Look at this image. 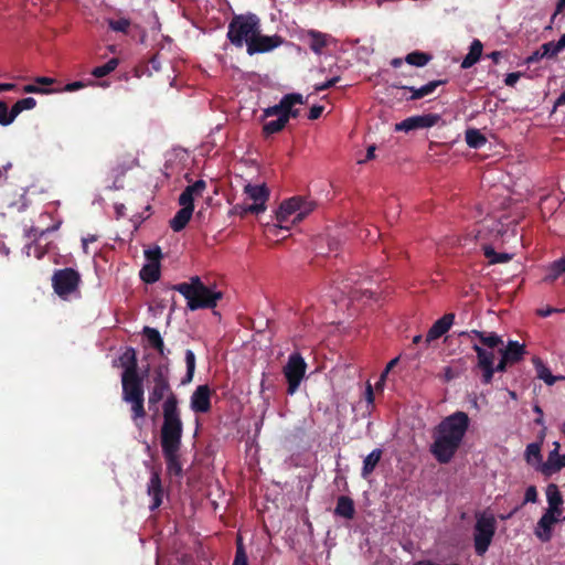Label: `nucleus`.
<instances>
[{
	"instance_id": "nucleus-22",
	"label": "nucleus",
	"mask_w": 565,
	"mask_h": 565,
	"mask_svg": "<svg viewBox=\"0 0 565 565\" xmlns=\"http://www.w3.org/2000/svg\"><path fill=\"white\" fill-rule=\"evenodd\" d=\"M546 499L548 503V508L546 512H551L555 515L562 518L563 510L561 505L563 504V497L558 490V487L555 483H550L546 488Z\"/></svg>"
},
{
	"instance_id": "nucleus-40",
	"label": "nucleus",
	"mask_w": 565,
	"mask_h": 565,
	"mask_svg": "<svg viewBox=\"0 0 565 565\" xmlns=\"http://www.w3.org/2000/svg\"><path fill=\"white\" fill-rule=\"evenodd\" d=\"M430 60V54L420 51L408 53L405 57L406 63L417 67L425 66Z\"/></svg>"
},
{
	"instance_id": "nucleus-5",
	"label": "nucleus",
	"mask_w": 565,
	"mask_h": 565,
	"mask_svg": "<svg viewBox=\"0 0 565 565\" xmlns=\"http://www.w3.org/2000/svg\"><path fill=\"white\" fill-rule=\"evenodd\" d=\"M365 280L366 277H362L358 270L350 271L345 277L337 274L335 277L330 279V296L333 298L334 302L344 297L352 300H358L363 296L371 297V291L363 288Z\"/></svg>"
},
{
	"instance_id": "nucleus-45",
	"label": "nucleus",
	"mask_w": 565,
	"mask_h": 565,
	"mask_svg": "<svg viewBox=\"0 0 565 565\" xmlns=\"http://www.w3.org/2000/svg\"><path fill=\"white\" fill-rule=\"evenodd\" d=\"M540 50L542 51V54L546 58H553V57H556L563 49L559 44V41H557V42L551 41V42H546V43L542 44L540 46Z\"/></svg>"
},
{
	"instance_id": "nucleus-37",
	"label": "nucleus",
	"mask_w": 565,
	"mask_h": 565,
	"mask_svg": "<svg viewBox=\"0 0 565 565\" xmlns=\"http://www.w3.org/2000/svg\"><path fill=\"white\" fill-rule=\"evenodd\" d=\"M142 334L146 337L149 344L156 349L159 353H162L163 340L160 335V332L151 327H145L142 330Z\"/></svg>"
},
{
	"instance_id": "nucleus-8",
	"label": "nucleus",
	"mask_w": 565,
	"mask_h": 565,
	"mask_svg": "<svg viewBox=\"0 0 565 565\" xmlns=\"http://www.w3.org/2000/svg\"><path fill=\"white\" fill-rule=\"evenodd\" d=\"M472 350L477 354V369L481 371V383L488 385L492 382L494 373H503L509 366L513 365L509 360H505L503 354L497 364H494L495 355L493 351H488L479 344H473Z\"/></svg>"
},
{
	"instance_id": "nucleus-57",
	"label": "nucleus",
	"mask_w": 565,
	"mask_h": 565,
	"mask_svg": "<svg viewBox=\"0 0 565 565\" xmlns=\"http://www.w3.org/2000/svg\"><path fill=\"white\" fill-rule=\"evenodd\" d=\"M545 56L542 54V51L539 49L536 50L535 52H533L527 58H526V63L527 64H534V63H537L539 61H541L542 58H544Z\"/></svg>"
},
{
	"instance_id": "nucleus-56",
	"label": "nucleus",
	"mask_w": 565,
	"mask_h": 565,
	"mask_svg": "<svg viewBox=\"0 0 565 565\" xmlns=\"http://www.w3.org/2000/svg\"><path fill=\"white\" fill-rule=\"evenodd\" d=\"M520 77H521V73H519V72L509 73L504 78V84L507 86L512 87L516 84V82L519 81Z\"/></svg>"
},
{
	"instance_id": "nucleus-60",
	"label": "nucleus",
	"mask_w": 565,
	"mask_h": 565,
	"mask_svg": "<svg viewBox=\"0 0 565 565\" xmlns=\"http://www.w3.org/2000/svg\"><path fill=\"white\" fill-rule=\"evenodd\" d=\"M365 399L369 404H373L374 402V393H373V387L370 383L366 384V388H365Z\"/></svg>"
},
{
	"instance_id": "nucleus-35",
	"label": "nucleus",
	"mask_w": 565,
	"mask_h": 565,
	"mask_svg": "<svg viewBox=\"0 0 565 565\" xmlns=\"http://www.w3.org/2000/svg\"><path fill=\"white\" fill-rule=\"evenodd\" d=\"M140 278L146 284H153L160 278V264H146L140 270Z\"/></svg>"
},
{
	"instance_id": "nucleus-33",
	"label": "nucleus",
	"mask_w": 565,
	"mask_h": 565,
	"mask_svg": "<svg viewBox=\"0 0 565 565\" xmlns=\"http://www.w3.org/2000/svg\"><path fill=\"white\" fill-rule=\"evenodd\" d=\"M483 255L489 260L490 265L504 264L512 259L513 255L509 253H498L490 245H483Z\"/></svg>"
},
{
	"instance_id": "nucleus-25",
	"label": "nucleus",
	"mask_w": 565,
	"mask_h": 565,
	"mask_svg": "<svg viewBox=\"0 0 565 565\" xmlns=\"http://www.w3.org/2000/svg\"><path fill=\"white\" fill-rule=\"evenodd\" d=\"M445 83H446V81L437 79V81H431L419 88L409 87V86H401V88L408 89L412 93V95L409 97H406L407 100H416V99H420L427 95L433 94L438 86H440Z\"/></svg>"
},
{
	"instance_id": "nucleus-1",
	"label": "nucleus",
	"mask_w": 565,
	"mask_h": 565,
	"mask_svg": "<svg viewBox=\"0 0 565 565\" xmlns=\"http://www.w3.org/2000/svg\"><path fill=\"white\" fill-rule=\"evenodd\" d=\"M470 424L469 416L457 411L445 417L433 430L429 451L439 463H448L460 448Z\"/></svg>"
},
{
	"instance_id": "nucleus-14",
	"label": "nucleus",
	"mask_w": 565,
	"mask_h": 565,
	"mask_svg": "<svg viewBox=\"0 0 565 565\" xmlns=\"http://www.w3.org/2000/svg\"><path fill=\"white\" fill-rule=\"evenodd\" d=\"M441 119L438 114H424L408 117L401 122L395 124V131H412L416 129L430 128Z\"/></svg>"
},
{
	"instance_id": "nucleus-18",
	"label": "nucleus",
	"mask_w": 565,
	"mask_h": 565,
	"mask_svg": "<svg viewBox=\"0 0 565 565\" xmlns=\"http://www.w3.org/2000/svg\"><path fill=\"white\" fill-rule=\"evenodd\" d=\"M147 494L152 498L149 507L150 511L157 510L162 504L163 488L161 482L160 472L152 470L150 480L147 484Z\"/></svg>"
},
{
	"instance_id": "nucleus-26",
	"label": "nucleus",
	"mask_w": 565,
	"mask_h": 565,
	"mask_svg": "<svg viewBox=\"0 0 565 565\" xmlns=\"http://www.w3.org/2000/svg\"><path fill=\"white\" fill-rule=\"evenodd\" d=\"M465 334H467V335L472 334V335L477 337L479 339V341L481 342V344L489 349H494L500 345H503L502 337H500L495 332H484V331L472 330L470 333H468V332L461 333V335H465Z\"/></svg>"
},
{
	"instance_id": "nucleus-32",
	"label": "nucleus",
	"mask_w": 565,
	"mask_h": 565,
	"mask_svg": "<svg viewBox=\"0 0 565 565\" xmlns=\"http://www.w3.org/2000/svg\"><path fill=\"white\" fill-rule=\"evenodd\" d=\"M193 211L188 207H181L175 215L170 220V227L174 232L182 231L192 217Z\"/></svg>"
},
{
	"instance_id": "nucleus-17",
	"label": "nucleus",
	"mask_w": 565,
	"mask_h": 565,
	"mask_svg": "<svg viewBox=\"0 0 565 565\" xmlns=\"http://www.w3.org/2000/svg\"><path fill=\"white\" fill-rule=\"evenodd\" d=\"M121 386L124 401L145 395L143 380L139 374L121 375Z\"/></svg>"
},
{
	"instance_id": "nucleus-12",
	"label": "nucleus",
	"mask_w": 565,
	"mask_h": 565,
	"mask_svg": "<svg viewBox=\"0 0 565 565\" xmlns=\"http://www.w3.org/2000/svg\"><path fill=\"white\" fill-rule=\"evenodd\" d=\"M297 104H305V99L301 94H286L278 104L264 109L262 119L265 120L268 117H273L274 115L281 113V115H286L288 122L290 118H297L300 115V110L294 108Z\"/></svg>"
},
{
	"instance_id": "nucleus-11",
	"label": "nucleus",
	"mask_w": 565,
	"mask_h": 565,
	"mask_svg": "<svg viewBox=\"0 0 565 565\" xmlns=\"http://www.w3.org/2000/svg\"><path fill=\"white\" fill-rule=\"evenodd\" d=\"M307 363L305 359L298 352L291 353L282 369V373L288 384L287 393L289 395H294L298 391L300 383L305 377Z\"/></svg>"
},
{
	"instance_id": "nucleus-7",
	"label": "nucleus",
	"mask_w": 565,
	"mask_h": 565,
	"mask_svg": "<svg viewBox=\"0 0 565 565\" xmlns=\"http://www.w3.org/2000/svg\"><path fill=\"white\" fill-rule=\"evenodd\" d=\"M260 29V21L256 14H239L235 15L228 23L227 39L235 47H243L248 41L257 35Z\"/></svg>"
},
{
	"instance_id": "nucleus-43",
	"label": "nucleus",
	"mask_w": 565,
	"mask_h": 565,
	"mask_svg": "<svg viewBox=\"0 0 565 565\" xmlns=\"http://www.w3.org/2000/svg\"><path fill=\"white\" fill-rule=\"evenodd\" d=\"M185 364H186V374L182 379V384H188L192 381L194 372H195V354L192 350L185 351Z\"/></svg>"
},
{
	"instance_id": "nucleus-27",
	"label": "nucleus",
	"mask_w": 565,
	"mask_h": 565,
	"mask_svg": "<svg viewBox=\"0 0 565 565\" xmlns=\"http://www.w3.org/2000/svg\"><path fill=\"white\" fill-rule=\"evenodd\" d=\"M334 514L347 520H352L355 514L354 502L350 497L340 495L337 500Z\"/></svg>"
},
{
	"instance_id": "nucleus-24",
	"label": "nucleus",
	"mask_w": 565,
	"mask_h": 565,
	"mask_svg": "<svg viewBox=\"0 0 565 565\" xmlns=\"http://www.w3.org/2000/svg\"><path fill=\"white\" fill-rule=\"evenodd\" d=\"M120 365L124 367L121 375L131 376L138 373V360L137 353L134 348H127L126 351L119 358Z\"/></svg>"
},
{
	"instance_id": "nucleus-51",
	"label": "nucleus",
	"mask_w": 565,
	"mask_h": 565,
	"mask_svg": "<svg viewBox=\"0 0 565 565\" xmlns=\"http://www.w3.org/2000/svg\"><path fill=\"white\" fill-rule=\"evenodd\" d=\"M537 501V490L535 486H530L525 490L523 504L535 503Z\"/></svg>"
},
{
	"instance_id": "nucleus-55",
	"label": "nucleus",
	"mask_w": 565,
	"mask_h": 565,
	"mask_svg": "<svg viewBox=\"0 0 565 565\" xmlns=\"http://www.w3.org/2000/svg\"><path fill=\"white\" fill-rule=\"evenodd\" d=\"M323 109H324V107H323V106H320V105H315V106H312V107L310 108V110H309L308 118H309L310 120H316V119H318V118L321 116V114L323 113Z\"/></svg>"
},
{
	"instance_id": "nucleus-61",
	"label": "nucleus",
	"mask_w": 565,
	"mask_h": 565,
	"mask_svg": "<svg viewBox=\"0 0 565 565\" xmlns=\"http://www.w3.org/2000/svg\"><path fill=\"white\" fill-rule=\"evenodd\" d=\"M375 149H376V147L374 145L370 146L366 150L365 159L360 160L359 163H363L365 161L374 159L375 158Z\"/></svg>"
},
{
	"instance_id": "nucleus-47",
	"label": "nucleus",
	"mask_w": 565,
	"mask_h": 565,
	"mask_svg": "<svg viewBox=\"0 0 565 565\" xmlns=\"http://www.w3.org/2000/svg\"><path fill=\"white\" fill-rule=\"evenodd\" d=\"M194 193L186 186L179 196V204L194 211Z\"/></svg>"
},
{
	"instance_id": "nucleus-38",
	"label": "nucleus",
	"mask_w": 565,
	"mask_h": 565,
	"mask_svg": "<svg viewBox=\"0 0 565 565\" xmlns=\"http://www.w3.org/2000/svg\"><path fill=\"white\" fill-rule=\"evenodd\" d=\"M533 363L536 367L537 377L543 380L547 385H553L557 377L553 376L550 369L539 359L534 358Z\"/></svg>"
},
{
	"instance_id": "nucleus-13",
	"label": "nucleus",
	"mask_w": 565,
	"mask_h": 565,
	"mask_svg": "<svg viewBox=\"0 0 565 565\" xmlns=\"http://www.w3.org/2000/svg\"><path fill=\"white\" fill-rule=\"evenodd\" d=\"M282 43L284 39L280 35H263L259 30L257 35L248 41L246 52L250 56L255 54L267 53L279 47Z\"/></svg>"
},
{
	"instance_id": "nucleus-64",
	"label": "nucleus",
	"mask_w": 565,
	"mask_h": 565,
	"mask_svg": "<svg viewBox=\"0 0 565 565\" xmlns=\"http://www.w3.org/2000/svg\"><path fill=\"white\" fill-rule=\"evenodd\" d=\"M327 243H328V247H329L330 252L338 250L339 245H340L338 239H335V238H327Z\"/></svg>"
},
{
	"instance_id": "nucleus-16",
	"label": "nucleus",
	"mask_w": 565,
	"mask_h": 565,
	"mask_svg": "<svg viewBox=\"0 0 565 565\" xmlns=\"http://www.w3.org/2000/svg\"><path fill=\"white\" fill-rule=\"evenodd\" d=\"M212 391L209 385H199L190 397V407L194 413L205 414L211 411Z\"/></svg>"
},
{
	"instance_id": "nucleus-62",
	"label": "nucleus",
	"mask_w": 565,
	"mask_h": 565,
	"mask_svg": "<svg viewBox=\"0 0 565 565\" xmlns=\"http://www.w3.org/2000/svg\"><path fill=\"white\" fill-rule=\"evenodd\" d=\"M413 565H459L458 563L439 564L430 559H422L415 562Z\"/></svg>"
},
{
	"instance_id": "nucleus-19",
	"label": "nucleus",
	"mask_w": 565,
	"mask_h": 565,
	"mask_svg": "<svg viewBox=\"0 0 565 565\" xmlns=\"http://www.w3.org/2000/svg\"><path fill=\"white\" fill-rule=\"evenodd\" d=\"M303 39L307 41L308 46L315 54L321 55L323 50L332 40V36L318 30L310 29L305 32Z\"/></svg>"
},
{
	"instance_id": "nucleus-10",
	"label": "nucleus",
	"mask_w": 565,
	"mask_h": 565,
	"mask_svg": "<svg viewBox=\"0 0 565 565\" xmlns=\"http://www.w3.org/2000/svg\"><path fill=\"white\" fill-rule=\"evenodd\" d=\"M81 284V275L71 267L57 269L52 276V287L54 292L62 299H68L72 294L77 291Z\"/></svg>"
},
{
	"instance_id": "nucleus-48",
	"label": "nucleus",
	"mask_w": 565,
	"mask_h": 565,
	"mask_svg": "<svg viewBox=\"0 0 565 565\" xmlns=\"http://www.w3.org/2000/svg\"><path fill=\"white\" fill-rule=\"evenodd\" d=\"M15 119L12 108L9 109L8 105L0 100V125L8 126Z\"/></svg>"
},
{
	"instance_id": "nucleus-63",
	"label": "nucleus",
	"mask_w": 565,
	"mask_h": 565,
	"mask_svg": "<svg viewBox=\"0 0 565 565\" xmlns=\"http://www.w3.org/2000/svg\"><path fill=\"white\" fill-rule=\"evenodd\" d=\"M35 83H38L40 85L49 86L54 83V79L51 77H46V76H39L35 78Z\"/></svg>"
},
{
	"instance_id": "nucleus-58",
	"label": "nucleus",
	"mask_w": 565,
	"mask_h": 565,
	"mask_svg": "<svg viewBox=\"0 0 565 565\" xmlns=\"http://www.w3.org/2000/svg\"><path fill=\"white\" fill-rule=\"evenodd\" d=\"M558 14L565 17V3H563V0H558V2L556 4L555 12H554V14L552 17V22H554V20L556 19V17Z\"/></svg>"
},
{
	"instance_id": "nucleus-2",
	"label": "nucleus",
	"mask_w": 565,
	"mask_h": 565,
	"mask_svg": "<svg viewBox=\"0 0 565 565\" xmlns=\"http://www.w3.org/2000/svg\"><path fill=\"white\" fill-rule=\"evenodd\" d=\"M162 403V425L160 429L183 426L181 418L180 401L170 384L169 362L154 366L148 392L149 408Z\"/></svg>"
},
{
	"instance_id": "nucleus-53",
	"label": "nucleus",
	"mask_w": 565,
	"mask_h": 565,
	"mask_svg": "<svg viewBox=\"0 0 565 565\" xmlns=\"http://www.w3.org/2000/svg\"><path fill=\"white\" fill-rule=\"evenodd\" d=\"M188 188L194 193V195H202L206 188V183L204 180H198L193 184L188 185Z\"/></svg>"
},
{
	"instance_id": "nucleus-46",
	"label": "nucleus",
	"mask_w": 565,
	"mask_h": 565,
	"mask_svg": "<svg viewBox=\"0 0 565 565\" xmlns=\"http://www.w3.org/2000/svg\"><path fill=\"white\" fill-rule=\"evenodd\" d=\"M36 106V100L33 97H25L20 100H18L13 106V116H18L23 110H30L33 109Z\"/></svg>"
},
{
	"instance_id": "nucleus-59",
	"label": "nucleus",
	"mask_w": 565,
	"mask_h": 565,
	"mask_svg": "<svg viewBox=\"0 0 565 565\" xmlns=\"http://www.w3.org/2000/svg\"><path fill=\"white\" fill-rule=\"evenodd\" d=\"M85 86V84L83 82H73V83H70L65 86V90L67 92H75L77 89H81Z\"/></svg>"
},
{
	"instance_id": "nucleus-9",
	"label": "nucleus",
	"mask_w": 565,
	"mask_h": 565,
	"mask_svg": "<svg viewBox=\"0 0 565 565\" xmlns=\"http://www.w3.org/2000/svg\"><path fill=\"white\" fill-rule=\"evenodd\" d=\"M495 530L497 521L493 514L482 512L476 515L473 543L477 555L482 556L489 550Z\"/></svg>"
},
{
	"instance_id": "nucleus-6",
	"label": "nucleus",
	"mask_w": 565,
	"mask_h": 565,
	"mask_svg": "<svg viewBox=\"0 0 565 565\" xmlns=\"http://www.w3.org/2000/svg\"><path fill=\"white\" fill-rule=\"evenodd\" d=\"M315 206L313 202L306 201L301 196H292L282 201L276 212L278 228L288 231L291 225L300 223L312 212Z\"/></svg>"
},
{
	"instance_id": "nucleus-36",
	"label": "nucleus",
	"mask_w": 565,
	"mask_h": 565,
	"mask_svg": "<svg viewBox=\"0 0 565 565\" xmlns=\"http://www.w3.org/2000/svg\"><path fill=\"white\" fill-rule=\"evenodd\" d=\"M565 274V256L554 260L547 268L544 281L554 282L561 275Z\"/></svg>"
},
{
	"instance_id": "nucleus-42",
	"label": "nucleus",
	"mask_w": 565,
	"mask_h": 565,
	"mask_svg": "<svg viewBox=\"0 0 565 565\" xmlns=\"http://www.w3.org/2000/svg\"><path fill=\"white\" fill-rule=\"evenodd\" d=\"M107 24H108V28L114 32H120L124 34H128L129 28L131 25V21L127 18L108 19Z\"/></svg>"
},
{
	"instance_id": "nucleus-52",
	"label": "nucleus",
	"mask_w": 565,
	"mask_h": 565,
	"mask_svg": "<svg viewBox=\"0 0 565 565\" xmlns=\"http://www.w3.org/2000/svg\"><path fill=\"white\" fill-rule=\"evenodd\" d=\"M339 81H340V76H334V77L326 81L324 83L316 84L315 85V90L317 93L322 92V90H327V89L333 87Z\"/></svg>"
},
{
	"instance_id": "nucleus-23",
	"label": "nucleus",
	"mask_w": 565,
	"mask_h": 565,
	"mask_svg": "<svg viewBox=\"0 0 565 565\" xmlns=\"http://www.w3.org/2000/svg\"><path fill=\"white\" fill-rule=\"evenodd\" d=\"M499 353L503 354L505 360H509L512 364H515L523 360L526 351L524 344L510 340L504 348L499 349Z\"/></svg>"
},
{
	"instance_id": "nucleus-34",
	"label": "nucleus",
	"mask_w": 565,
	"mask_h": 565,
	"mask_svg": "<svg viewBox=\"0 0 565 565\" xmlns=\"http://www.w3.org/2000/svg\"><path fill=\"white\" fill-rule=\"evenodd\" d=\"M276 116H277V119L266 121L263 125V135L265 137L277 134L286 127V125H287L286 115H281V113H279Z\"/></svg>"
},
{
	"instance_id": "nucleus-20",
	"label": "nucleus",
	"mask_w": 565,
	"mask_h": 565,
	"mask_svg": "<svg viewBox=\"0 0 565 565\" xmlns=\"http://www.w3.org/2000/svg\"><path fill=\"white\" fill-rule=\"evenodd\" d=\"M561 520V516L555 515L551 512H545L539 520L534 533L536 537L543 542H550L552 539L553 525Z\"/></svg>"
},
{
	"instance_id": "nucleus-41",
	"label": "nucleus",
	"mask_w": 565,
	"mask_h": 565,
	"mask_svg": "<svg viewBox=\"0 0 565 565\" xmlns=\"http://www.w3.org/2000/svg\"><path fill=\"white\" fill-rule=\"evenodd\" d=\"M117 66H118V60L110 58L104 65L96 66L95 68H93L92 75L95 76L96 78L105 77L108 74H110L111 72H114Z\"/></svg>"
},
{
	"instance_id": "nucleus-50",
	"label": "nucleus",
	"mask_w": 565,
	"mask_h": 565,
	"mask_svg": "<svg viewBox=\"0 0 565 565\" xmlns=\"http://www.w3.org/2000/svg\"><path fill=\"white\" fill-rule=\"evenodd\" d=\"M145 255H146V258L149 260V264H153V263L160 264L159 262L162 256L160 247L147 249L145 252Z\"/></svg>"
},
{
	"instance_id": "nucleus-3",
	"label": "nucleus",
	"mask_w": 565,
	"mask_h": 565,
	"mask_svg": "<svg viewBox=\"0 0 565 565\" xmlns=\"http://www.w3.org/2000/svg\"><path fill=\"white\" fill-rule=\"evenodd\" d=\"M180 292L186 300L190 310L213 309L223 294L205 286L199 276H192L188 282H180L171 287Z\"/></svg>"
},
{
	"instance_id": "nucleus-49",
	"label": "nucleus",
	"mask_w": 565,
	"mask_h": 565,
	"mask_svg": "<svg viewBox=\"0 0 565 565\" xmlns=\"http://www.w3.org/2000/svg\"><path fill=\"white\" fill-rule=\"evenodd\" d=\"M525 457L529 462L532 460V458H534L536 461H541L542 455H541L540 444H536V443L529 444L525 449Z\"/></svg>"
},
{
	"instance_id": "nucleus-30",
	"label": "nucleus",
	"mask_w": 565,
	"mask_h": 565,
	"mask_svg": "<svg viewBox=\"0 0 565 565\" xmlns=\"http://www.w3.org/2000/svg\"><path fill=\"white\" fill-rule=\"evenodd\" d=\"M383 451L380 448H376L372 450L363 460V467L361 471V476L363 479H366L376 468L379 465L381 458H382Z\"/></svg>"
},
{
	"instance_id": "nucleus-21",
	"label": "nucleus",
	"mask_w": 565,
	"mask_h": 565,
	"mask_svg": "<svg viewBox=\"0 0 565 565\" xmlns=\"http://www.w3.org/2000/svg\"><path fill=\"white\" fill-rule=\"evenodd\" d=\"M455 320V313H446L440 319L434 322V324L429 328L426 338L425 343L426 345H429L431 341L439 339L445 333L448 332V330L451 328Z\"/></svg>"
},
{
	"instance_id": "nucleus-15",
	"label": "nucleus",
	"mask_w": 565,
	"mask_h": 565,
	"mask_svg": "<svg viewBox=\"0 0 565 565\" xmlns=\"http://www.w3.org/2000/svg\"><path fill=\"white\" fill-rule=\"evenodd\" d=\"M245 193L247 194L248 199L254 201V204L248 205L246 207V210H245L246 212L258 214L266 210L265 203L268 200L269 191L265 184H262V185L247 184L245 186Z\"/></svg>"
},
{
	"instance_id": "nucleus-39",
	"label": "nucleus",
	"mask_w": 565,
	"mask_h": 565,
	"mask_svg": "<svg viewBox=\"0 0 565 565\" xmlns=\"http://www.w3.org/2000/svg\"><path fill=\"white\" fill-rule=\"evenodd\" d=\"M466 142L469 147L478 149L487 143V138L478 129H468Z\"/></svg>"
},
{
	"instance_id": "nucleus-31",
	"label": "nucleus",
	"mask_w": 565,
	"mask_h": 565,
	"mask_svg": "<svg viewBox=\"0 0 565 565\" xmlns=\"http://www.w3.org/2000/svg\"><path fill=\"white\" fill-rule=\"evenodd\" d=\"M557 448L558 444H556V448L550 452L548 460L543 466L542 469L544 473H550L551 471H558L565 467V455H559Z\"/></svg>"
},
{
	"instance_id": "nucleus-54",
	"label": "nucleus",
	"mask_w": 565,
	"mask_h": 565,
	"mask_svg": "<svg viewBox=\"0 0 565 565\" xmlns=\"http://www.w3.org/2000/svg\"><path fill=\"white\" fill-rule=\"evenodd\" d=\"M23 92L24 93H33V94H47V93H51L52 90L46 89V88H41L34 84H29L23 87Z\"/></svg>"
},
{
	"instance_id": "nucleus-44",
	"label": "nucleus",
	"mask_w": 565,
	"mask_h": 565,
	"mask_svg": "<svg viewBox=\"0 0 565 565\" xmlns=\"http://www.w3.org/2000/svg\"><path fill=\"white\" fill-rule=\"evenodd\" d=\"M232 565H248V557L243 544V539L239 535L236 539V552Z\"/></svg>"
},
{
	"instance_id": "nucleus-28",
	"label": "nucleus",
	"mask_w": 565,
	"mask_h": 565,
	"mask_svg": "<svg viewBox=\"0 0 565 565\" xmlns=\"http://www.w3.org/2000/svg\"><path fill=\"white\" fill-rule=\"evenodd\" d=\"M131 405V420L137 427L141 426V420L146 417L145 395L125 401Z\"/></svg>"
},
{
	"instance_id": "nucleus-4",
	"label": "nucleus",
	"mask_w": 565,
	"mask_h": 565,
	"mask_svg": "<svg viewBox=\"0 0 565 565\" xmlns=\"http://www.w3.org/2000/svg\"><path fill=\"white\" fill-rule=\"evenodd\" d=\"M183 426L160 429V445L170 476L182 477L183 469L180 460Z\"/></svg>"
},
{
	"instance_id": "nucleus-29",
	"label": "nucleus",
	"mask_w": 565,
	"mask_h": 565,
	"mask_svg": "<svg viewBox=\"0 0 565 565\" xmlns=\"http://www.w3.org/2000/svg\"><path fill=\"white\" fill-rule=\"evenodd\" d=\"M482 43L478 39L473 40L469 47L468 54L461 62V68L467 70L473 66L480 60L482 55Z\"/></svg>"
}]
</instances>
